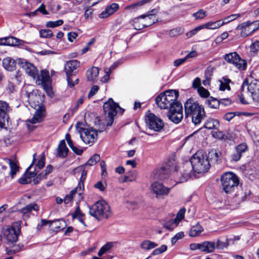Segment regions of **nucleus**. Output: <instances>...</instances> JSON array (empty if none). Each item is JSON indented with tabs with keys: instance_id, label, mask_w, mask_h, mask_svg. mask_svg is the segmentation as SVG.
Listing matches in <instances>:
<instances>
[{
	"instance_id": "a878e982",
	"label": "nucleus",
	"mask_w": 259,
	"mask_h": 259,
	"mask_svg": "<svg viewBox=\"0 0 259 259\" xmlns=\"http://www.w3.org/2000/svg\"><path fill=\"white\" fill-rule=\"evenodd\" d=\"M203 28H206L207 29H217L223 26V23L222 22V20H218L214 22L210 21L207 23L202 25Z\"/></svg>"
},
{
	"instance_id": "f03ea898",
	"label": "nucleus",
	"mask_w": 259,
	"mask_h": 259,
	"mask_svg": "<svg viewBox=\"0 0 259 259\" xmlns=\"http://www.w3.org/2000/svg\"><path fill=\"white\" fill-rule=\"evenodd\" d=\"M186 117H191L192 121L195 124L200 123L205 116L204 107L193 99H189L184 104Z\"/></svg>"
},
{
	"instance_id": "49530a36",
	"label": "nucleus",
	"mask_w": 259,
	"mask_h": 259,
	"mask_svg": "<svg viewBox=\"0 0 259 259\" xmlns=\"http://www.w3.org/2000/svg\"><path fill=\"white\" fill-rule=\"evenodd\" d=\"M240 16V15L239 14H232L229 16H227L225 18H224L222 20V22L223 23V25L225 24H226L230 22H231L232 21L235 20L237 18L239 17Z\"/></svg>"
},
{
	"instance_id": "f3484780",
	"label": "nucleus",
	"mask_w": 259,
	"mask_h": 259,
	"mask_svg": "<svg viewBox=\"0 0 259 259\" xmlns=\"http://www.w3.org/2000/svg\"><path fill=\"white\" fill-rule=\"evenodd\" d=\"M119 8L118 4L112 3L106 6L104 11L102 12L99 15L100 18L104 19L113 15Z\"/></svg>"
},
{
	"instance_id": "c85d7f7f",
	"label": "nucleus",
	"mask_w": 259,
	"mask_h": 259,
	"mask_svg": "<svg viewBox=\"0 0 259 259\" xmlns=\"http://www.w3.org/2000/svg\"><path fill=\"white\" fill-rule=\"evenodd\" d=\"M220 126L219 121L214 119H208L205 123L204 127L209 130L217 129Z\"/></svg>"
},
{
	"instance_id": "39448f33",
	"label": "nucleus",
	"mask_w": 259,
	"mask_h": 259,
	"mask_svg": "<svg viewBox=\"0 0 259 259\" xmlns=\"http://www.w3.org/2000/svg\"><path fill=\"white\" fill-rule=\"evenodd\" d=\"M103 108L106 124L108 126L112 125L114 121V117L118 112L120 111L122 113L124 111V110L120 108L118 104L115 103L111 98L104 104Z\"/></svg>"
},
{
	"instance_id": "bb28decb",
	"label": "nucleus",
	"mask_w": 259,
	"mask_h": 259,
	"mask_svg": "<svg viewBox=\"0 0 259 259\" xmlns=\"http://www.w3.org/2000/svg\"><path fill=\"white\" fill-rule=\"evenodd\" d=\"M66 226V223L63 220L52 221L50 222V227L54 231L63 229Z\"/></svg>"
},
{
	"instance_id": "b1692460",
	"label": "nucleus",
	"mask_w": 259,
	"mask_h": 259,
	"mask_svg": "<svg viewBox=\"0 0 259 259\" xmlns=\"http://www.w3.org/2000/svg\"><path fill=\"white\" fill-rule=\"evenodd\" d=\"M221 153L217 152L215 149H212L208 152L207 154V159L209 160V163L214 164L217 163L219 158L221 156Z\"/></svg>"
},
{
	"instance_id": "052dcab7",
	"label": "nucleus",
	"mask_w": 259,
	"mask_h": 259,
	"mask_svg": "<svg viewBox=\"0 0 259 259\" xmlns=\"http://www.w3.org/2000/svg\"><path fill=\"white\" fill-rule=\"evenodd\" d=\"M184 236V234L183 232H180L178 233H177L172 238L171 240V242L172 244H174L177 242V241L183 238Z\"/></svg>"
},
{
	"instance_id": "4468645a",
	"label": "nucleus",
	"mask_w": 259,
	"mask_h": 259,
	"mask_svg": "<svg viewBox=\"0 0 259 259\" xmlns=\"http://www.w3.org/2000/svg\"><path fill=\"white\" fill-rule=\"evenodd\" d=\"M30 104L32 107L35 109V111L32 118L30 119H28L27 122H29L31 124L40 122L42 121L44 117V109L43 106L40 104L35 105L34 103L31 101L30 102Z\"/></svg>"
},
{
	"instance_id": "e433bc0d",
	"label": "nucleus",
	"mask_w": 259,
	"mask_h": 259,
	"mask_svg": "<svg viewBox=\"0 0 259 259\" xmlns=\"http://www.w3.org/2000/svg\"><path fill=\"white\" fill-rule=\"evenodd\" d=\"M84 216L83 214L81 212L79 206H77L74 212L72 214V218L74 219H77L79 221L85 226L84 222L82 219Z\"/></svg>"
},
{
	"instance_id": "13d9d810",
	"label": "nucleus",
	"mask_w": 259,
	"mask_h": 259,
	"mask_svg": "<svg viewBox=\"0 0 259 259\" xmlns=\"http://www.w3.org/2000/svg\"><path fill=\"white\" fill-rule=\"evenodd\" d=\"M53 35V32L50 29H43L40 31V35L41 37L50 38Z\"/></svg>"
},
{
	"instance_id": "f257e3e1",
	"label": "nucleus",
	"mask_w": 259,
	"mask_h": 259,
	"mask_svg": "<svg viewBox=\"0 0 259 259\" xmlns=\"http://www.w3.org/2000/svg\"><path fill=\"white\" fill-rule=\"evenodd\" d=\"M179 95V92L176 90H167L155 99L156 103L160 108L168 110L167 116L175 123H179L183 117L182 105L178 101Z\"/></svg>"
},
{
	"instance_id": "1a4fd4ad",
	"label": "nucleus",
	"mask_w": 259,
	"mask_h": 259,
	"mask_svg": "<svg viewBox=\"0 0 259 259\" xmlns=\"http://www.w3.org/2000/svg\"><path fill=\"white\" fill-rule=\"evenodd\" d=\"M223 58L226 62L233 65L235 67L240 70H244L246 68V61L241 58L236 52L226 54Z\"/></svg>"
},
{
	"instance_id": "9d476101",
	"label": "nucleus",
	"mask_w": 259,
	"mask_h": 259,
	"mask_svg": "<svg viewBox=\"0 0 259 259\" xmlns=\"http://www.w3.org/2000/svg\"><path fill=\"white\" fill-rule=\"evenodd\" d=\"M243 92L245 91L250 93L253 100L255 102L259 101V81L254 80L249 83L247 79H245L241 86Z\"/></svg>"
},
{
	"instance_id": "aec40b11",
	"label": "nucleus",
	"mask_w": 259,
	"mask_h": 259,
	"mask_svg": "<svg viewBox=\"0 0 259 259\" xmlns=\"http://www.w3.org/2000/svg\"><path fill=\"white\" fill-rule=\"evenodd\" d=\"M249 28V21L242 23L236 27L237 30L240 31V35L242 37H246L251 34Z\"/></svg>"
},
{
	"instance_id": "a211bd4d",
	"label": "nucleus",
	"mask_w": 259,
	"mask_h": 259,
	"mask_svg": "<svg viewBox=\"0 0 259 259\" xmlns=\"http://www.w3.org/2000/svg\"><path fill=\"white\" fill-rule=\"evenodd\" d=\"M41 82L44 89L47 92H51L50 85L51 79L48 71L42 70L41 71Z\"/></svg>"
},
{
	"instance_id": "4d7b16f0",
	"label": "nucleus",
	"mask_w": 259,
	"mask_h": 259,
	"mask_svg": "<svg viewBox=\"0 0 259 259\" xmlns=\"http://www.w3.org/2000/svg\"><path fill=\"white\" fill-rule=\"evenodd\" d=\"M76 189L72 190L70 191V193L69 194L65 196V198L64 199V203L65 204H68L70 202H71V200L73 199L74 195L76 193Z\"/></svg>"
},
{
	"instance_id": "c03bdc74",
	"label": "nucleus",
	"mask_w": 259,
	"mask_h": 259,
	"mask_svg": "<svg viewBox=\"0 0 259 259\" xmlns=\"http://www.w3.org/2000/svg\"><path fill=\"white\" fill-rule=\"evenodd\" d=\"M116 66H117V64L114 63L113 65H112L110 67V68L108 69V70H107L105 72V75L103 77H102L101 79V81L102 82L105 83V82H107L108 81V80L109 79V76H110V74L111 70H113Z\"/></svg>"
},
{
	"instance_id": "ea45409f",
	"label": "nucleus",
	"mask_w": 259,
	"mask_h": 259,
	"mask_svg": "<svg viewBox=\"0 0 259 259\" xmlns=\"http://www.w3.org/2000/svg\"><path fill=\"white\" fill-rule=\"evenodd\" d=\"M137 173L135 171L130 172L128 174L125 175L124 178V182H133L137 179Z\"/></svg>"
},
{
	"instance_id": "cd10ccee",
	"label": "nucleus",
	"mask_w": 259,
	"mask_h": 259,
	"mask_svg": "<svg viewBox=\"0 0 259 259\" xmlns=\"http://www.w3.org/2000/svg\"><path fill=\"white\" fill-rule=\"evenodd\" d=\"M10 107L7 102L0 100V118L5 120L6 113L10 111Z\"/></svg>"
},
{
	"instance_id": "603ef678",
	"label": "nucleus",
	"mask_w": 259,
	"mask_h": 259,
	"mask_svg": "<svg viewBox=\"0 0 259 259\" xmlns=\"http://www.w3.org/2000/svg\"><path fill=\"white\" fill-rule=\"evenodd\" d=\"M75 170L78 172H81V176L79 182V185L80 186L81 184H83V181L85 179L87 173V171L83 169L81 167L76 168Z\"/></svg>"
},
{
	"instance_id": "4be33fe9",
	"label": "nucleus",
	"mask_w": 259,
	"mask_h": 259,
	"mask_svg": "<svg viewBox=\"0 0 259 259\" xmlns=\"http://www.w3.org/2000/svg\"><path fill=\"white\" fill-rule=\"evenodd\" d=\"M215 248V244L211 241H204L201 242V251L205 253H211Z\"/></svg>"
},
{
	"instance_id": "423d86ee",
	"label": "nucleus",
	"mask_w": 259,
	"mask_h": 259,
	"mask_svg": "<svg viewBox=\"0 0 259 259\" xmlns=\"http://www.w3.org/2000/svg\"><path fill=\"white\" fill-rule=\"evenodd\" d=\"M221 181L223 190L226 193L232 192L239 183L238 177L231 172L223 174L221 177Z\"/></svg>"
},
{
	"instance_id": "6ab92c4d",
	"label": "nucleus",
	"mask_w": 259,
	"mask_h": 259,
	"mask_svg": "<svg viewBox=\"0 0 259 259\" xmlns=\"http://www.w3.org/2000/svg\"><path fill=\"white\" fill-rule=\"evenodd\" d=\"M100 69L98 67L93 66L86 72L87 80L89 81H95L97 80Z\"/></svg>"
},
{
	"instance_id": "412c9836",
	"label": "nucleus",
	"mask_w": 259,
	"mask_h": 259,
	"mask_svg": "<svg viewBox=\"0 0 259 259\" xmlns=\"http://www.w3.org/2000/svg\"><path fill=\"white\" fill-rule=\"evenodd\" d=\"M3 65L4 68L8 71H13L16 65L15 61L10 57H6L3 60Z\"/></svg>"
},
{
	"instance_id": "9b49d317",
	"label": "nucleus",
	"mask_w": 259,
	"mask_h": 259,
	"mask_svg": "<svg viewBox=\"0 0 259 259\" xmlns=\"http://www.w3.org/2000/svg\"><path fill=\"white\" fill-rule=\"evenodd\" d=\"M192 171L190 163L186 162L185 163L183 168L179 172L176 170L174 173L176 184L187 181L192 175Z\"/></svg>"
},
{
	"instance_id": "e2e57ef3",
	"label": "nucleus",
	"mask_w": 259,
	"mask_h": 259,
	"mask_svg": "<svg viewBox=\"0 0 259 259\" xmlns=\"http://www.w3.org/2000/svg\"><path fill=\"white\" fill-rule=\"evenodd\" d=\"M213 68L209 66L205 71V76L207 80H209L212 74Z\"/></svg>"
},
{
	"instance_id": "de8ad7c7",
	"label": "nucleus",
	"mask_w": 259,
	"mask_h": 259,
	"mask_svg": "<svg viewBox=\"0 0 259 259\" xmlns=\"http://www.w3.org/2000/svg\"><path fill=\"white\" fill-rule=\"evenodd\" d=\"M235 149L238 151V152L240 154L241 156H242V154L245 153L248 150V146L245 143H242L235 147Z\"/></svg>"
},
{
	"instance_id": "bf43d9fd",
	"label": "nucleus",
	"mask_w": 259,
	"mask_h": 259,
	"mask_svg": "<svg viewBox=\"0 0 259 259\" xmlns=\"http://www.w3.org/2000/svg\"><path fill=\"white\" fill-rule=\"evenodd\" d=\"M167 246L165 245H162L159 248L154 249L152 254L153 255H158L165 252L167 250Z\"/></svg>"
},
{
	"instance_id": "58836bf2",
	"label": "nucleus",
	"mask_w": 259,
	"mask_h": 259,
	"mask_svg": "<svg viewBox=\"0 0 259 259\" xmlns=\"http://www.w3.org/2000/svg\"><path fill=\"white\" fill-rule=\"evenodd\" d=\"M100 160V156L99 155L95 154L93 155L91 158L88 160V161L85 163V165H90L93 166L96 164L98 161Z\"/></svg>"
},
{
	"instance_id": "864d4df0",
	"label": "nucleus",
	"mask_w": 259,
	"mask_h": 259,
	"mask_svg": "<svg viewBox=\"0 0 259 259\" xmlns=\"http://www.w3.org/2000/svg\"><path fill=\"white\" fill-rule=\"evenodd\" d=\"M63 21L61 19L55 21H49L47 23L46 26L48 27L54 28L62 25Z\"/></svg>"
},
{
	"instance_id": "7c9ffc66",
	"label": "nucleus",
	"mask_w": 259,
	"mask_h": 259,
	"mask_svg": "<svg viewBox=\"0 0 259 259\" xmlns=\"http://www.w3.org/2000/svg\"><path fill=\"white\" fill-rule=\"evenodd\" d=\"M157 244L154 242L148 240L143 241L140 244V247L145 250H150L154 248L157 246Z\"/></svg>"
},
{
	"instance_id": "20e7f679",
	"label": "nucleus",
	"mask_w": 259,
	"mask_h": 259,
	"mask_svg": "<svg viewBox=\"0 0 259 259\" xmlns=\"http://www.w3.org/2000/svg\"><path fill=\"white\" fill-rule=\"evenodd\" d=\"M89 213L98 220L107 219L112 213L110 206L103 200L98 201L90 207Z\"/></svg>"
},
{
	"instance_id": "6e6d98bb",
	"label": "nucleus",
	"mask_w": 259,
	"mask_h": 259,
	"mask_svg": "<svg viewBox=\"0 0 259 259\" xmlns=\"http://www.w3.org/2000/svg\"><path fill=\"white\" fill-rule=\"evenodd\" d=\"M197 92L202 98H207L210 95L209 92L203 87L199 88Z\"/></svg>"
},
{
	"instance_id": "09e8293b",
	"label": "nucleus",
	"mask_w": 259,
	"mask_h": 259,
	"mask_svg": "<svg viewBox=\"0 0 259 259\" xmlns=\"http://www.w3.org/2000/svg\"><path fill=\"white\" fill-rule=\"evenodd\" d=\"M206 15V12L204 11L202 9L199 10L198 11L193 14V16L195 18L196 20L202 19L205 17Z\"/></svg>"
},
{
	"instance_id": "dca6fc26",
	"label": "nucleus",
	"mask_w": 259,
	"mask_h": 259,
	"mask_svg": "<svg viewBox=\"0 0 259 259\" xmlns=\"http://www.w3.org/2000/svg\"><path fill=\"white\" fill-rule=\"evenodd\" d=\"M18 63L28 75L34 79L38 78V70L32 64L23 62L21 59L19 60Z\"/></svg>"
},
{
	"instance_id": "79ce46f5",
	"label": "nucleus",
	"mask_w": 259,
	"mask_h": 259,
	"mask_svg": "<svg viewBox=\"0 0 259 259\" xmlns=\"http://www.w3.org/2000/svg\"><path fill=\"white\" fill-rule=\"evenodd\" d=\"M8 161L11 168L10 174L12 177H13L18 170V166H17V164L13 160L8 159Z\"/></svg>"
},
{
	"instance_id": "72a5a7b5",
	"label": "nucleus",
	"mask_w": 259,
	"mask_h": 259,
	"mask_svg": "<svg viewBox=\"0 0 259 259\" xmlns=\"http://www.w3.org/2000/svg\"><path fill=\"white\" fill-rule=\"evenodd\" d=\"M206 104L211 108L217 109L219 107L220 102L217 99L212 97L206 100Z\"/></svg>"
},
{
	"instance_id": "473e14b6",
	"label": "nucleus",
	"mask_w": 259,
	"mask_h": 259,
	"mask_svg": "<svg viewBox=\"0 0 259 259\" xmlns=\"http://www.w3.org/2000/svg\"><path fill=\"white\" fill-rule=\"evenodd\" d=\"M202 231V227L199 224H196L191 228L189 235L192 237H196L199 235Z\"/></svg>"
},
{
	"instance_id": "774afa93",
	"label": "nucleus",
	"mask_w": 259,
	"mask_h": 259,
	"mask_svg": "<svg viewBox=\"0 0 259 259\" xmlns=\"http://www.w3.org/2000/svg\"><path fill=\"white\" fill-rule=\"evenodd\" d=\"M190 249L192 250H199L200 251H201V243H194L190 244Z\"/></svg>"
},
{
	"instance_id": "a18cd8bd",
	"label": "nucleus",
	"mask_w": 259,
	"mask_h": 259,
	"mask_svg": "<svg viewBox=\"0 0 259 259\" xmlns=\"http://www.w3.org/2000/svg\"><path fill=\"white\" fill-rule=\"evenodd\" d=\"M178 225V224L175 221L174 219H170L163 224L164 227L167 230H173Z\"/></svg>"
},
{
	"instance_id": "6e6552de",
	"label": "nucleus",
	"mask_w": 259,
	"mask_h": 259,
	"mask_svg": "<svg viewBox=\"0 0 259 259\" xmlns=\"http://www.w3.org/2000/svg\"><path fill=\"white\" fill-rule=\"evenodd\" d=\"M79 66L80 62L76 60L69 61L65 64L64 69L66 74L68 85L70 88H73L78 83L79 79L76 78L73 81L71 79V76L76 72V70Z\"/></svg>"
},
{
	"instance_id": "2f4dec72",
	"label": "nucleus",
	"mask_w": 259,
	"mask_h": 259,
	"mask_svg": "<svg viewBox=\"0 0 259 259\" xmlns=\"http://www.w3.org/2000/svg\"><path fill=\"white\" fill-rule=\"evenodd\" d=\"M36 175V172H28L19 179V182L22 184H29L31 182V178L35 177Z\"/></svg>"
},
{
	"instance_id": "ddd939ff",
	"label": "nucleus",
	"mask_w": 259,
	"mask_h": 259,
	"mask_svg": "<svg viewBox=\"0 0 259 259\" xmlns=\"http://www.w3.org/2000/svg\"><path fill=\"white\" fill-rule=\"evenodd\" d=\"M79 132L81 139L86 144L92 145L97 140V133L93 128H81Z\"/></svg>"
},
{
	"instance_id": "a19ab883",
	"label": "nucleus",
	"mask_w": 259,
	"mask_h": 259,
	"mask_svg": "<svg viewBox=\"0 0 259 259\" xmlns=\"http://www.w3.org/2000/svg\"><path fill=\"white\" fill-rule=\"evenodd\" d=\"M23 41L15 37L10 36L8 37V46H18L21 45Z\"/></svg>"
},
{
	"instance_id": "f8f14e48",
	"label": "nucleus",
	"mask_w": 259,
	"mask_h": 259,
	"mask_svg": "<svg viewBox=\"0 0 259 259\" xmlns=\"http://www.w3.org/2000/svg\"><path fill=\"white\" fill-rule=\"evenodd\" d=\"M145 120L149 128L156 132L160 131L164 125L163 120L152 113H147Z\"/></svg>"
},
{
	"instance_id": "7ed1b4c3",
	"label": "nucleus",
	"mask_w": 259,
	"mask_h": 259,
	"mask_svg": "<svg viewBox=\"0 0 259 259\" xmlns=\"http://www.w3.org/2000/svg\"><path fill=\"white\" fill-rule=\"evenodd\" d=\"M190 164L192 171L198 174L207 171L210 166L207 154L202 151L196 152L191 157Z\"/></svg>"
},
{
	"instance_id": "5701e85b",
	"label": "nucleus",
	"mask_w": 259,
	"mask_h": 259,
	"mask_svg": "<svg viewBox=\"0 0 259 259\" xmlns=\"http://www.w3.org/2000/svg\"><path fill=\"white\" fill-rule=\"evenodd\" d=\"M57 151L58 154L60 157L64 158L67 155L69 150L66 147L65 142L64 140L60 142Z\"/></svg>"
},
{
	"instance_id": "0eeeda50",
	"label": "nucleus",
	"mask_w": 259,
	"mask_h": 259,
	"mask_svg": "<svg viewBox=\"0 0 259 259\" xmlns=\"http://www.w3.org/2000/svg\"><path fill=\"white\" fill-rule=\"evenodd\" d=\"M2 235L7 240L6 244L10 245L18 240L20 233V227L18 223H14L11 226H5L2 228Z\"/></svg>"
},
{
	"instance_id": "0e129e2a",
	"label": "nucleus",
	"mask_w": 259,
	"mask_h": 259,
	"mask_svg": "<svg viewBox=\"0 0 259 259\" xmlns=\"http://www.w3.org/2000/svg\"><path fill=\"white\" fill-rule=\"evenodd\" d=\"M250 49L253 52L259 51V41H254L250 45Z\"/></svg>"
},
{
	"instance_id": "c9c22d12",
	"label": "nucleus",
	"mask_w": 259,
	"mask_h": 259,
	"mask_svg": "<svg viewBox=\"0 0 259 259\" xmlns=\"http://www.w3.org/2000/svg\"><path fill=\"white\" fill-rule=\"evenodd\" d=\"M113 242H110L105 244L104 246H103L99 251L98 253V255L99 256H102L103 254L105 253L106 252L108 251L113 247Z\"/></svg>"
},
{
	"instance_id": "393cba45",
	"label": "nucleus",
	"mask_w": 259,
	"mask_h": 259,
	"mask_svg": "<svg viewBox=\"0 0 259 259\" xmlns=\"http://www.w3.org/2000/svg\"><path fill=\"white\" fill-rule=\"evenodd\" d=\"M143 17L144 15H141L138 17L134 19L133 26L135 29L137 30H140L146 27Z\"/></svg>"
},
{
	"instance_id": "3c124183",
	"label": "nucleus",
	"mask_w": 259,
	"mask_h": 259,
	"mask_svg": "<svg viewBox=\"0 0 259 259\" xmlns=\"http://www.w3.org/2000/svg\"><path fill=\"white\" fill-rule=\"evenodd\" d=\"M185 211L186 209L184 208H181L177 213V216L174 220L178 224L184 218Z\"/></svg>"
},
{
	"instance_id": "f704fd0d",
	"label": "nucleus",
	"mask_w": 259,
	"mask_h": 259,
	"mask_svg": "<svg viewBox=\"0 0 259 259\" xmlns=\"http://www.w3.org/2000/svg\"><path fill=\"white\" fill-rule=\"evenodd\" d=\"M231 82V80L226 77H223L222 80H220V89L221 91H225V90H230V87L229 83Z\"/></svg>"
},
{
	"instance_id": "c756f323",
	"label": "nucleus",
	"mask_w": 259,
	"mask_h": 259,
	"mask_svg": "<svg viewBox=\"0 0 259 259\" xmlns=\"http://www.w3.org/2000/svg\"><path fill=\"white\" fill-rule=\"evenodd\" d=\"M23 247L24 246L22 244H14L11 247H6V251L7 254L11 255L20 251L22 250Z\"/></svg>"
},
{
	"instance_id": "8fccbe9b",
	"label": "nucleus",
	"mask_w": 259,
	"mask_h": 259,
	"mask_svg": "<svg viewBox=\"0 0 259 259\" xmlns=\"http://www.w3.org/2000/svg\"><path fill=\"white\" fill-rule=\"evenodd\" d=\"M183 30L181 27H177L170 30L168 32L170 37H175L183 33Z\"/></svg>"
},
{
	"instance_id": "69168bd1",
	"label": "nucleus",
	"mask_w": 259,
	"mask_h": 259,
	"mask_svg": "<svg viewBox=\"0 0 259 259\" xmlns=\"http://www.w3.org/2000/svg\"><path fill=\"white\" fill-rule=\"evenodd\" d=\"M45 155H42L36 164V167H38V169H41L45 165Z\"/></svg>"
},
{
	"instance_id": "5fc2aeb1",
	"label": "nucleus",
	"mask_w": 259,
	"mask_h": 259,
	"mask_svg": "<svg viewBox=\"0 0 259 259\" xmlns=\"http://www.w3.org/2000/svg\"><path fill=\"white\" fill-rule=\"evenodd\" d=\"M203 29V27H202V25H200L196 28H195L194 29L188 32L186 34V36L188 37V38H191L193 36H194V35H195L196 34H197V33L201 30V29Z\"/></svg>"
},
{
	"instance_id": "2eb2a0df",
	"label": "nucleus",
	"mask_w": 259,
	"mask_h": 259,
	"mask_svg": "<svg viewBox=\"0 0 259 259\" xmlns=\"http://www.w3.org/2000/svg\"><path fill=\"white\" fill-rule=\"evenodd\" d=\"M151 189V192L155 195L156 198H160L167 195L169 193L170 188L165 187L160 183L155 182L152 184Z\"/></svg>"
},
{
	"instance_id": "338daca9",
	"label": "nucleus",
	"mask_w": 259,
	"mask_h": 259,
	"mask_svg": "<svg viewBox=\"0 0 259 259\" xmlns=\"http://www.w3.org/2000/svg\"><path fill=\"white\" fill-rule=\"evenodd\" d=\"M99 87L98 85H94L91 89L89 94L88 97L91 98L94 96L99 90Z\"/></svg>"
},
{
	"instance_id": "37998d69",
	"label": "nucleus",
	"mask_w": 259,
	"mask_h": 259,
	"mask_svg": "<svg viewBox=\"0 0 259 259\" xmlns=\"http://www.w3.org/2000/svg\"><path fill=\"white\" fill-rule=\"evenodd\" d=\"M143 18L145 20V23L146 27L151 25L152 24L155 23L156 22L158 21L157 19L153 18L152 16H150L148 15L147 14L143 15Z\"/></svg>"
},
{
	"instance_id": "4c0bfd02",
	"label": "nucleus",
	"mask_w": 259,
	"mask_h": 259,
	"mask_svg": "<svg viewBox=\"0 0 259 259\" xmlns=\"http://www.w3.org/2000/svg\"><path fill=\"white\" fill-rule=\"evenodd\" d=\"M39 209V207L37 206L36 204H30L26 205L25 207L21 209V211L23 213H26L30 211H31L32 210H34L35 211H37Z\"/></svg>"
},
{
	"instance_id": "680f3d73",
	"label": "nucleus",
	"mask_w": 259,
	"mask_h": 259,
	"mask_svg": "<svg viewBox=\"0 0 259 259\" xmlns=\"http://www.w3.org/2000/svg\"><path fill=\"white\" fill-rule=\"evenodd\" d=\"M241 157V156L240 154H239L235 148L234 151L233 152L231 155L232 160L237 161L240 159Z\"/></svg>"
}]
</instances>
